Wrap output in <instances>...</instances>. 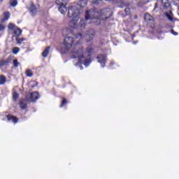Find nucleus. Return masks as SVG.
Listing matches in <instances>:
<instances>
[{
    "label": "nucleus",
    "instance_id": "nucleus-22",
    "mask_svg": "<svg viewBox=\"0 0 179 179\" xmlns=\"http://www.w3.org/2000/svg\"><path fill=\"white\" fill-rule=\"evenodd\" d=\"M8 30H13L14 31L15 29H16V27L13 24L10 23L8 26Z\"/></svg>",
    "mask_w": 179,
    "mask_h": 179
},
{
    "label": "nucleus",
    "instance_id": "nucleus-31",
    "mask_svg": "<svg viewBox=\"0 0 179 179\" xmlns=\"http://www.w3.org/2000/svg\"><path fill=\"white\" fill-rule=\"evenodd\" d=\"M157 8V3L155 4V8H154V10Z\"/></svg>",
    "mask_w": 179,
    "mask_h": 179
},
{
    "label": "nucleus",
    "instance_id": "nucleus-6",
    "mask_svg": "<svg viewBox=\"0 0 179 179\" xmlns=\"http://www.w3.org/2000/svg\"><path fill=\"white\" fill-rule=\"evenodd\" d=\"M99 16L98 17L99 20H104V19H108V17L111 15V12L108 9L100 11Z\"/></svg>",
    "mask_w": 179,
    "mask_h": 179
},
{
    "label": "nucleus",
    "instance_id": "nucleus-11",
    "mask_svg": "<svg viewBox=\"0 0 179 179\" xmlns=\"http://www.w3.org/2000/svg\"><path fill=\"white\" fill-rule=\"evenodd\" d=\"M50 48H51L50 46H48L43 50V52H42V57H43V58H47V57H48V55L50 54Z\"/></svg>",
    "mask_w": 179,
    "mask_h": 179
},
{
    "label": "nucleus",
    "instance_id": "nucleus-13",
    "mask_svg": "<svg viewBox=\"0 0 179 179\" xmlns=\"http://www.w3.org/2000/svg\"><path fill=\"white\" fill-rule=\"evenodd\" d=\"M145 22H152V20H153V17L149 13H147L145 15Z\"/></svg>",
    "mask_w": 179,
    "mask_h": 179
},
{
    "label": "nucleus",
    "instance_id": "nucleus-27",
    "mask_svg": "<svg viewBox=\"0 0 179 179\" xmlns=\"http://www.w3.org/2000/svg\"><path fill=\"white\" fill-rule=\"evenodd\" d=\"M0 30H5V25L1 24H0Z\"/></svg>",
    "mask_w": 179,
    "mask_h": 179
},
{
    "label": "nucleus",
    "instance_id": "nucleus-32",
    "mask_svg": "<svg viewBox=\"0 0 179 179\" xmlns=\"http://www.w3.org/2000/svg\"><path fill=\"white\" fill-rule=\"evenodd\" d=\"M80 69H83L82 67H80Z\"/></svg>",
    "mask_w": 179,
    "mask_h": 179
},
{
    "label": "nucleus",
    "instance_id": "nucleus-10",
    "mask_svg": "<svg viewBox=\"0 0 179 179\" xmlns=\"http://www.w3.org/2000/svg\"><path fill=\"white\" fill-rule=\"evenodd\" d=\"M98 62L101 64V66H104V64H106V57L105 55H101L97 57Z\"/></svg>",
    "mask_w": 179,
    "mask_h": 179
},
{
    "label": "nucleus",
    "instance_id": "nucleus-15",
    "mask_svg": "<svg viewBox=\"0 0 179 179\" xmlns=\"http://www.w3.org/2000/svg\"><path fill=\"white\" fill-rule=\"evenodd\" d=\"M79 5L81 8H85V6L87 5V0H80L79 2Z\"/></svg>",
    "mask_w": 179,
    "mask_h": 179
},
{
    "label": "nucleus",
    "instance_id": "nucleus-12",
    "mask_svg": "<svg viewBox=\"0 0 179 179\" xmlns=\"http://www.w3.org/2000/svg\"><path fill=\"white\" fill-rule=\"evenodd\" d=\"M7 119L8 120V121H12L13 122H14V124H17V117L15 116L7 115Z\"/></svg>",
    "mask_w": 179,
    "mask_h": 179
},
{
    "label": "nucleus",
    "instance_id": "nucleus-18",
    "mask_svg": "<svg viewBox=\"0 0 179 179\" xmlns=\"http://www.w3.org/2000/svg\"><path fill=\"white\" fill-rule=\"evenodd\" d=\"M166 16L168 17V20H170V22H173V13H171V11L169 13H166Z\"/></svg>",
    "mask_w": 179,
    "mask_h": 179
},
{
    "label": "nucleus",
    "instance_id": "nucleus-17",
    "mask_svg": "<svg viewBox=\"0 0 179 179\" xmlns=\"http://www.w3.org/2000/svg\"><path fill=\"white\" fill-rule=\"evenodd\" d=\"M6 83V78L3 76H0V85H5Z\"/></svg>",
    "mask_w": 179,
    "mask_h": 179
},
{
    "label": "nucleus",
    "instance_id": "nucleus-33",
    "mask_svg": "<svg viewBox=\"0 0 179 179\" xmlns=\"http://www.w3.org/2000/svg\"><path fill=\"white\" fill-rule=\"evenodd\" d=\"M0 1H3V0H0Z\"/></svg>",
    "mask_w": 179,
    "mask_h": 179
},
{
    "label": "nucleus",
    "instance_id": "nucleus-2",
    "mask_svg": "<svg viewBox=\"0 0 179 179\" xmlns=\"http://www.w3.org/2000/svg\"><path fill=\"white\" fill-rule=\"evenodd\" d=\"M81 38L82 34H78L75 37V39L72 37H66L64 43L62 45V54L68 52L71 48H75V45L79 43V40H81Z\"/></svg>",
    "mask_w": 179,
    "mask_h": 179
},
{
    "label": "nucleus",
    "instance_id": "nucleus-21",
    "mask_svg": "<svg viewBox=\"0 0 179 179\" xmlns=\"http://www.w3.org/2000/svg\"><path fill=\"white\" fill-rule=\"evenodd\" d=\"M19 51H20V49L19 48H13L12 52L13 54H15V55L19 54Z\"/></svg>",
    "mask_w": 179,
    "mask_h": 179
},
{
    "label": "nucleus",
    "instance_id": "nucleus-1",
    "mask_svg": "<svg viewBox=\"0 0 179 179\" xmlns=\"http://www.w3.org/2000/svg\"><path fill=\"white\" fill-rule=\"evenodd\" d=\"M90 52H92V48L87 49V52L83 53L82 49L79 50H74L72 52V57L74 58L75 62H78V64H76V66L79 65H82L83 64L85 66L90 65V61L89 59L86 58V55L89 57L90 55Z\"/></svg>",
    "mask_w": 179,
    "mask_h": 179
},
{
    "label": "nucleus",
    "instance_id": "nucleus-20",
    "mask_svg": "<svg viewBox=\"0 0 179 179\" xmlns=\"http://www.w3.org/2000/svg\"><path fill=\"white\" fill-rule=\"evenodd\" d=\"M90 15H91L90 12H89V11L86 12V14H85V19H86V20H89V19H92V20H93V22H94V19L90 17Z\"/></svg>",
    "mask_w": 179,
    "mask_h": 179
},
{
    "label": "nucleus",
    "instance_id": "nucleus-25",
    "mask_svg": "<svg viewBox=\"0 0 179 179\" xmlns=\"http://www.w3.org/2000/svg\"><path fill=\"white\" fill-rule=\"evenodd\" d=\"M16 41H17V44H22V43H23V41H24V39L16 38Z\"/></svg>",
    "mask_w": 179,
    "mask_h": 179
},
{
    "label": "nucleus",
    "instance_id": "nucleus-7",
    "mask_svg": "<svg viewBox=\"0 0 179 179\" xmlns=\"http://www.w3.org/2000/svg\"><path fill=\"white\" fill-rule=\"evenodd\" d=\"M27 9L32 16H34L36 13H37V8L31 1L29 2V6H27Z\"/></svg>",
    "mask_w": 179,
    "mask_h": 179
},
{
    "label": "nucleus",
    "instance_id": "nucleus-30",
    "mask_svg": "<svg viewBox=\"0 0 179 179\" xmlns=\"http://www.w3.org/2000/svg\"><path fill=\"white\" fill-rule=\"evenodd\" d=\"M83 23H85V20H82L80 21V24H81V26L83 25Z\"/></svg>",
    "mask_w": 179,
    "mask_h": 179
},
{
    "label": "nucleus",
    "instance_id": "nucleus-4",
    "mask_svg": "<svg viewBox=\"0 0 179 179\" xmlns=\"http://www.w3.org/2000/svg\"><path fill=\"white\" fill-rule=\"evenodd\" d=\"M38 99H40L38 92H34L29 94L26 96V99H22L20 101V108L25 110L26 107H27V101H36V100H38Z\"/></svg>",
    "mask_w": 179,
    "mask_h": 179
},
{
    "label": "nucleus",
    "instance_id": "nucleus-19",
    "mask_svg": "<svg viewBox=\"0 0 179 179\" xmlns=\"http://www.w3.org/2000/svg\"><path fill=\"white\" fill-rule=\"evenodd\" d=\"M10 6H13L15 8V6H17V0H10Z\"/></svg>",
    "mask_w": 179,
    "mask_h": 179
},
{
    "label": "nucleus",
    "instance_id": "nucleus-14",
    "mask_svg": "<svg viewBox=\"0 0 179 179\" xmlns=\"http://www.w3.org/2000/svg\"><path fill=\"white\" fill-rule=\"evenodd\" d=\"M13 31H14V34H15V36H19L22 35V30L20 29L17 28V27H15Z\"/></svg>",
    "mask_w": 179,
    "mask_h": 179
},
{
    "label": "nucleus",
    "instance_id": "nucleus-8",
    "mask_svg": "<svg viewBox=\"0 0 179 179\" xmlns=\"http://www.w3.org/2000/svg\"><path fill=\"white\" fill-rule=\"evenodd\" d=\"M9 17H10V13L9 12H5L1 16V23H5V22H8V20H9Z\"/></svg>",
    "mask_w": 179,
    "mask_h": 179
},
{
    "label": "nucleus",
    "instance_id": "nucleus-26",
    "mask_svg": "<svg viewBox=\"0 0 179 179\" xmlns=\"http://www.w3.org/2000/svg\"><path fill=\"white\" fill-rule=\"evenodd\" d=\"M65 104H66V99H63L60 107H62L63 106H65Z\"/></svg>",
    "mask_w": 179,
    "mask_h": 179
},
{
    "label": "nucleus",
    "instance_id": "nucleus-24",
    "mask_svg": "<svg viewBox=\"0 0 179 179\" xmlns=\"http://www.w3.org/2000/svg\"><path fill=\"white\" fill-rule=\"evenodd\" d=\"M13 62V65H14V66H15V68H17V66H19V65H20V63H19V62H17V59H14Z\"/></svg>",
    "mask_w": 179,
    "mask_h": 179
},
{
    "label": "nucleus",
    "instance_id": "nucleus-28",
    "mask_svg": "<svg viewBox=\"0 0 179 179\" xmlns=\"http://www.w3.org/2000/svg\"><path fill=\"white\" fill-rule=\"evenodd\" d=\"M171 34H173V36H177V32L174 31V30L171 31Z\"/></svg>",
    "mask_w": 179,
    "mask_h": 179
},
{
    "label": "nucleus",
    "instance_id": "nucleus-23",
    "mask_svg": "<svg viewBox=\"0 0 179 179\" xmlns=\"http://www.w3.org/2000/svg\"><path fill=\"white\" fill-rule=\"evenodd\" d=\"M18 98H19V94H17L16 92H14L13 93V100H17Z\"/></svg>",
    "mask_w": 179,
    "mask_h": 179
},
{
    "label": "nucleus",
    "instance_id": "nucleus-16",
    "mask_svg": "<svg viewBox=\"0 0 179 179\" xmlns=\"http://www.w3.org/2000/svg\"><path fill=\"white\" fill-rule=\"evenodd\" d=\"M25 75L28 78H31V76H33V71H31L30 69H27L25 71Z\"/></svg>",
    "mask_w": 179,
    "mask_h": 179
},
{
    "label": "nucleus",
    "instance_id": "nucleus-5",
    "mask_svg": "<svg viewBox=\"0 0 179 179\" xmlns=\"http://www.w3.org/2000/svg\"><path fill=\"white\" fill-rule=\"evenodd\" d=\"M56 3L59 6V10L62 15H65L66 13V1L64 0H56Z\"/></svg>",
    "mask_w": 179,
    "mask_h": 179
},
{
    "label": "nucleus",
    "instance_id": "nucleus-3",
    "mask_svg": "<svg viewBox=\"0 0 179 179\" xmlns=\"http://www.w3.org/2000/svg\"><path fill=\"white\" fill-rule=\"evenodd\" d=\"M69 17L71 18L69 26L73 29H76L79 27V10L76 7H71L69 8Z\"/></svg>",
    "mask_w": 179,
    "mask_h": 179
},
{
    "label": "nucleus",
    "instance_id": "nucleus-9",
    "mask_svg": "<svg viewBox=\"0 0 179 179\" xmlns=\"http://www.w3.org/2000/svg\"><path fill=\"white\" fill-rule=\"evenodd\" d=\"M167 8H170V1H169V0H162L161 9L166 10Z\"/></svg>",
    "mask_w": 179,
    "mask_h": 179
},
{
    "label": "nucleus",
    "instance_id": "nucleus-29",
    "mask_svg": "<svg viewBox=\"0 0 179 179\" xmlns=\"http://www.w3.org/2000/svg\"><path fill=\"white\" fill-rule=\"evenodd\" d=\"M63 34H64V36H65L66 34V29H64L63 30Z\"/></svg>",
    "mask_w": 179,
    "mask_h": 179
}]
</instances>
